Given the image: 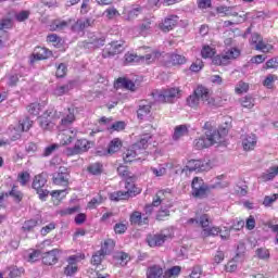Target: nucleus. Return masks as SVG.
I'll use <instances>...</instances> for the list:
<instances>
[{
    "instance_id": "f257e3e1",
    "label": "nucleus",
    "mask_w": 278,
    "mask_h": 278,
    "mask_svg": "<svg viewBox=\"0 0 278 278\" xmlns=\"http://www.w3.org/2000/svg\"><path fill=\"white\" fill-rule=\"evenodd\" d=\"M206 103L210 108H214L216 101L214 98L210 97V90L203 86H198V88L193 91L191 96L187 98V105L189 108L197 109L199 108V103Z\"/></svg>"
},
{
    "instance_id": "f03ea898",
    "label": "nucleus",
    "mask_w": 278,
    "mask_h": 278,
    "mask_svg": "<svg viewBox=\"0 0 278 278\" xmlns=\"http://www.w3.org/2000/svg\"><path fill=\"white\" fill-rule=\"evenodd\" d=\"M218 142H220V134L216 128H211L204 132V136L193 141V147L198 149V151H201V149H207Z\"/></svg>"
},
{
    "instance_id": "7ed1b4c3",
    "label": "nucleus",
    "mask_w": 278,
    "mask_h": 278,
    "mask_svg": "<svg viewBox=\"0 0 278 278\" xmlns=\"http://www.w3.org/2000/svg\"><path fill=\"white\" fill-rule=\"evenodd\" d=\"M191 188L192 197L195 199H205V197L210 194V190H212V188H220V184L210 187L202 178L194 177L191 182Z\"/></svg>"
},
{
    "instance_id": "20e7f679",
    "label": "nucleus",
    "mask_w": 278,
    "mask_h": 278,
    "mask_svg": "<svg viewBox=\"0 0 278 278\" xmlns=\"http://www.w3.org/2000/svg\"><path fill=\"white\" fill-rule=\"evenodd\" d=\"M155 101L159 103H175L177 99H181V91L179 88H167L154 94Z\"/></svg>"
},
{
    "instance_id": "39448f33",
    "label": "nucleus",
    "mask_w": 278,
    "mask_h": 278,
    "mask_svg": "<svg viewBox=\"0 0 278 278\" xmlns=\"http://www.w3.org/2000/svg\"><path fill=\"white\" fill-rule=\"evenodd\" d=\"M214 168V162L210 159L204 160H191L188 162L187 166L182 169L184 172L188 170L189 173H203L205 170H212Z\"/></svg>"
},
{
    "instance_id": "423d86ee",
    "label": "nucleus",
    "mask_w": 278,
    "mask_h": 278,
    "mask_svg": "<svg viewBox=\"0 0 278 278\" xmlns=\"http://www.w3.org/2000/svg\"><path fill=\"white\" fill-rule=\"evenodd\" d=\"M45 186H47V175L39 174L35 176L33 180V189L36 190L41 201H45L49 197V190L45 189Z\"/></svg>"
},
{
    "instance_id": "0eeeda50",
    "label": "nucleus",
    "mask_w": 278,
    "mask_h": 278,
    "mask_svg": "<svg viewBox=\"0 0 278 278\" xmlns=\"http://www.w3.org/2000/svg\"><path fill=\"white\" fill-rule=\"evenodd\" d=\"M90 149V141L86 139H77L74 147L66 148L64 150L65 155L68 157L73 155H80V153H86Z\"/></svg>"
},
{
    "instance_id": "6e6552de",
    "label": "nucleus",
    "mask_w": 278,
    "mask_h": 278,
    "mask_svg": "<svg viewBox=\"0 0 278 278\" xmlns=\"http://www.w3.org/2000/svg\"><path fill=\"white\" fill-rule=\"evenodd\" d=\"M125 51V41H113L106 45L104 49V55L106 58H113V55H118Z\"/></svg>"
},
{
    "instance_id": "1a4fd4ad",
    "label": "nucleus",
    "mask_w": 278,
    "mask_h": 278,
    "mask_svg": "<svg viewBox=\"0 0 278 278\" xmlns=\"http://www.w3.org/2000/svg\"><path fill=\"white\" fill-rule=\"evenodd\" d=\"M51 118H53V109H48L42 116L39 117V125L41 129L45 131H51V129L55 127V124Z\"/></svg>"
},
{
    "instance_id": "9d476101",
    "label": "nucleus",
    "mask_w": 278,
    "mask_h": 278,
    "mask_svg": "<svg viewBox=\"0 0 278 278\" xmlns=\"http://www.w3.org/2000/svg\"><path fill=\"white\" fill-rule=\"evenodd\" d=\"M61 144L67 146L71 144L75 138H77V129L75 128H67L64 129L61 134H59Z\"/></svg>"
},
{
    "instance_id": "9b49d317",
    "label": "nucleus",
    "mask_w": 278,
    "mask_h": 278,
    "mask_svg": "<svg viewBox=\"0 0 278 278\" xmlns=\"http://www.w3.org/2000/svg\"><path fill=\"white\" fill-rule=\"evenodd\" d=\"M122 14L125 21H134L138 18L140 14H142V7H139V5L131 7V8L125 7Z\"/></svg>"
},
{
    "instance_id": "f8f14e48",
    "label": "nucleus",
    "mask_w": 278,
    "mask_h": 278,
    "mask_svg": "<svg viewBox=\"0 0 278 278\" xmlns=\"http://www.w3.org/2000/svg\"><path fill=\"white\" fill-rule=\"evenodd\" d=\"M167 240H168V236L162 232L156 235H149L147 237V242L151 248L162 247V244H164V242H166Z\"/></svg>"
},
{
    "instance_id": "ddd939ff",
    "label": "nucleus",
    "mask_w": 278,
    "mask_h": 278,
    "mask_svg": "<svg viewBox=\"0 0 278 278\" xmlns=\"http://www.w3.org/2000/svg\"><path fill=\"white\" fill-rule=\"evenodd\" d=\"M241 140L244 151H253V149H255V147L257 146V137L253 134L243 135L241 137Z\"/></svg>"
},
{
    "instance_id": "4468645a",
    "label": "nucleus",
    "mask_w": 278,
    "mask_h": 278,
    "mask_svg": "<svg viewBox=\"0 0 278 278\" xmlns=\"http://www.w3.org/2000/svg\"><path fill=\"white\" fill-rule=\"evenodd\" d=\"M177 23H179V16L169 15L164 20V22L160 25L162 31H170L177 27Z\"/></svg>"
},
{
    "instance_id": "2eb2a0df",
    "label": "nucleus",
    "mask_w": 278,
    "mask_h": 278,
    "mask_svg": "<svg viewBox=\"0 0 278 278\" xmlns=\"http://www.w3.org/2000/svg\"><path fill=\"white\" fill-rule=\"evenodd\" d=\"M71 179V175L66 173L65 168H60L59 173L53 176V184L56 186H68V180Z\"/></svg>"
},
{
    "instance_id": "dca6fc26",
    "label": "nucleus",
    "mask_w": 278,
    "mask_h": 278,
    "mask_svg": "<svg viewBox=\"0 0 278 278\" xmlns=\"http://www.w3.org/2000/svg\"><path fill=\"white\" fill-rule=\"evenodd\" d=\"M75 23V20L70 18V20H55L52 23V29H54V31H64V29H68V27L71 29H73V24Z\"/></svg>"
},
{
    "instance_id": "f3484780",
    "label": "nucleus",
    "mask_w": 278,
    "mask_h": 278,
    "mask_svg": "<svg viewBox=\"0 0 278 278\" xmlns=\"http://www.w3.org/2000/svg\"><path fill=\"white\" fill-rule=\"evenodd\" d=\"M146 276L147 278H165V271L162 265H152L148 267Z\"/></svg>"
},
{
    "instance_id": "a211bd4d",
    "label": "nucleus",
    "mask_w": 278,
    "mask_h": 278,
    "mask_svg": "<svg viewBox=\"0 0 278 278\" xmlns=\"http://www.w3.org/2000/svg\"><path fill=\"white\" fill-rule=\"evenodd\" d=\"M130 224L138 225L139 227H142V225H149V217L138 211H135L130 215Z\"/></svg>"
},
{
    "instance_id": "6ab92c4d",
    "label": "nucleus",
    "mask_w": 278,
    "mask_h": 278,
    "mask_svg": "<svg viewBox=\"0 0 278 278\" xmlns=\"http://www.w3.org/2000/svg\"><path fill=\"white\" fill-rule=\"evenodd\" d=\"M89 45L92 49H99L105 45V36L102 34H92L89 38Z\"/></svg>"
},
{
    "instance_id": "aec40b11",
    "label": "nucleus",
    "mask_w": 278,
    "mask_h": 278,
    "mask_svg": "<svg viewBox=\"0 0 278 278\" xmlns=\"http://www.w3.org/2000/svg\"><path fill=\"white\" fill-rule=\"evenodd\" d=\"M33 55L35 60H49L53 55V52L47 48L37 47Z\"/></svg>"
},
{
    "instance_id": "412c9836",
    "label": "nucleus",
    "mask_w": 278,
    "mask_h": 278,
    "mask_svg": "<svg viewBox=\"0 0 278 278\" xmlns=\"http://www.w3.org/2000/svg\"><path fill=\"white\" fill-rule=\"evenodd\" d=\"M58 262V250L46 252L42 256V263L46 266H53Z\"/></svg>"
},
{
    "instance_id": "4be33fe9",
    "label": "nucleus",
    "mask_w": 278,
    "mask_h": 278,
    "mask_svg": "<svg viewBox=\"0 0 278 278\" xmlns=\"http://www.w3.org/2000/svg\"><path fill=\"white\" fill-rule=\"evenodd\" d=\"M149 114H151V104L141 103L139 105V109L137 110V117L139 121H144L146 118H149Z\"/></svg>"
},
{
    "instance_id": "5701e85b",
    "label": "nucleus",
    "mask_w": 278,
    "mask_h": 278,
    "mask_svg": "<svg viewBox=\"0 0 278 278\" xmlns=\"http://www.w3.org/2000/svg\"><path fill=\"white\" fill-rule=\"evenodd\" d=\"M91 21L90 20H74V23L72 25V31H84V29L90 27L91 25Z\"/></svg>"
},
{
    "instance_id": "b1692460",
    "label": "nucleus",
    "mask_w": 278,
    "mask_h": 278,
    "mask_svg": "<svg viewBox=\"0 0 278 278\" xmlns=\"http://www.w3.org/2000/svg\"><path fill=\"white\" fill-rule=\"evenodd\" d=\"M134 191H115L110 194L111 201H125V199H129Z\"/></svg>"
},
{
    "instance_id": "393cba45",
    "label": "nucleus",
    "mask_w": 278,
    "mask_h": 278,
    "mask_svg": "<svg viewBox=\"0 0 278 278\" xmlns=\"http://www.w3.org/2000/svg\"><path fill=\"white\" fill-rule=\"evenodd\" d=\"M73 90V83H66L65 85H59L54 89L55 97H62L63 94H66L67 92H71Z\"/></svg>"
},
{
    "instance_id": "a878e982",
    "label": "nucleus",
    "mask_w": 278,
    "mask_h": 278,
    "mask_svg": "<svg viewBox=\"0 0 278 278\" xmlns=\"http://www.w3.org/2000/svg\"><path fill=\"white\" fill-rule=\"evenodd\" d=\"M117 88H126V90H136V84L127 78H118L116 81Z\"/></svg>"
},
{
    "instance_id": "bb28decb",
    "label": "nucleus",
    "mask_w": 278,
    "mask_h": 278,
    "mask_svg": "<svg viewBox=\"0 0 278 278\" xmlns=\"http://www.w3.org/2000/svg\"><path fill=\"white\" fill-rule=\"evenodd\" d=\"M184 136H188V126H176L174 129L173 140H179L180 138H184Z\"/></svg>"
},
{
    "instance_id": "cd10ccee",
    "label": "nucleus",
    "mask_w": 278,
    "mask_h": 278,
    "mask_svg": "<svg viewBox=\"0 0 278 278\" xmlns=\"http://www.w3.org/2000/svg\"><path fill=\"white\" fill-rule=\"evenodd\" d=\"M278 176V166H271L269 167L266 173L262 175L263 181H271V179H275Z\"/></svg>"
},
{
    "instance_id": "c85d7f7f",
    "label": "nucleus",
    "mask_w": 278,
    "mask_h": 278,
    "mask_svg": "<svg viewBox=\"0 0 278 278\" xmlns=\"http://www.w3.org/2000/svg\"><path fill=\"white\" fill-rule=\"evenodd\" d=\"M68 114L61 119V125L63 127H68V125H73L75 123V109H68Z\"/></svg>"
},
{
    "instance_id": "c756f323",
    "label": "nucleus",
    "mask_w": 278,
    "mask_h": 278,
    "mask_svg": "<svg viewBox=\"0 0 278 278\" xmlns=\"http://www.w3.org/2000/svg\"><path fill=\"white\" fill-rule=\"evenodd\" d=\"M162 204V199H160V195H156V199L153 200L152 204H148L144 207V216L148 218L153 214V207H159Z\"/></svg>"
},
{
    "instance_id": "7c9ffc66",
    "label": "nucleus",
    "mask_w": 278,
    "mask_h": 278,
    "mask_svg": "<svg viewBox=\"0 0 278 278\" xmlns=\"http://www.w3.org/2000/svg\"><path fill=\"white\" fill-rule=\"evenodd\" d=\"M121 147H123L121 139L115 138L110 142L109 148H108V153L110 155L117 153V151H121Z\"/></svg>"
},
{
    "instance_id": "2f4dec72",
    "label": "nucleus",
    "mask_w": 278,
    "mask_h": 278,
    "mask_svg": "<svg viewBox=\"0 0 278 278\" xmlns=\"http://www.w3.org/2000/svg\"><path fill=\"white\" fill-rule=\"evenodd\" d=\"M224 58L226 59V63L230 64L231 60L240 58V51L237 48H231L225 52Z\"/></svg>"
},
{
    "instance_id": "473e14b6",
    "label": "nucleus",
    "mask_w": 278,
    "mask_h": 278,
    "mask_svg": "<svg viewBox=\"0 0 278 278\" xmlns=\"http://www.w3.org/2000/svg\"><path fill=\"white\" fill-rule=\"evenodd\" d=\"M103 201H105V199H103V195L98 194L88 202L87 207L88 210H97V207H99V205H101Z\"/></svg>"
},
{
    "instance_id": "72a5a7b5",
    "label": "nucleus",
    "mask_w": 278,
    "mask_h": 278,
    "mask_svg": "<svg viewBox=\"0 0 278 278\" xmlns=\"http://www.w3.org/2000/svg\"><path fill=\"white\" fill-rule=\"evenodd\" d=\"M4 273L8 275V277L16 278L23 275V268H18L16 266H10L5 269Z\"/></svg>"
},
{
    "instance_id": "f704fd0d",
    "label": "nucleus",
    "mask_w": 278,
    "mask_h": 278,
    "mask_svg": "<svg viewBox=\"0 0 278 278\" xmlns=\"http://www.w3.org/2000/svg\"><path fill=\"white\" fill-rule=\"evenodd\" d=\"M152 25H153V18L146 17L139 26L141 34H147V31H151Z\"/></svg>"
},
{
    "instance_id": "c9c22d12",
    "label": "nucleus",
    "mask_w": 278,
    "mask_h": 278,
    "mask_svg": "<svg viewBox=\"0 0 278 278\" xmlns=\"http://www.w3.org/2000/svg\"><path fill=\"white\" fill-rule=\"evenodd\" d=\"M151 141V135L144 134L140 137V140L136 143L138 149H147L149 147V142Z\"/></svg>"
},
{
    "instance_id": "e433bc0d",
    "label": "nucleus",
    "mask_w": 278,
    "mask_h": 278,
    "mask_svg": "<svg viewBox=\"0 0 278 278\" xmlns=\"http://www.w3.org/2000/svg\"><path fill=\"white\" fill-rule=\"evenodd\" d=\"M112 249H114V241L109 239V240L104 241V244L102 245L101 250H99V252L105 256V255H110V253H112Z\"/></svg>"
},
{
    "instance_id": "4c0bfd02",
    "label": "nucleus",
    "mask_w": 278,
    "mask_h": 278,
    "mask_svg": "<svg viewBox=\"0 0 278 278\" xmlns=\"http://www.w3.org/2000/svg\"><path fill=\"white\" fill-rule=\"evenodd\" d=\"M256 51H262V53H270L275 47L270 43H266V42H258L255 46Z\"/></svg>"
},
{
    "instance_id": "58836bf2",
    "label": "nucleus",
    "mask_w": 278,
    "mask_h": 278,
    "mask_svg": "<svg viewBox=\"0 0 278 278\" xmlns=\"http://www.w3.org/2000/svg\"><path fill=\"white\" fill-rule=\"evenodd\" d=\"M217 12L218 14H225V16H238V12L231 7H218Z\"/></svg>"
},
{
    "instance_id": "ea45409f",
    "label": "nucleus",
    "mask_w": 278,
    "mask_h": 278,
    "mask_svg": "<svg viewBox=\"0 0 278 278\" xmlns=\"http://www.w3.org/2000/svg\"><path fill=\"white\" fill-rule=\"evenodd\" d=\"M220 227H207L202 230L203 238H210V236H218Z\"/></svg>"
},
{
    "instance_id": "a19ab883",
    "label": "nucleus",
    "mask_w": 278,
    "mask_h": 278,
    "mask_svg": "<svg viewBox=\"0 0 278 278\" xmlns=\"http://www.w3.org/2000/svg\"><path fill=\"white\" fill-rule=\"evenodd\" d=\"M88 172L91 175H101L103 173V164L101 163H92L88 166Z\"/></svg>"
},
{
    "instance_id": "79ce46f5",
    "label": "nucleus",
    "mask_w": 278,
    "mask_h": 278,
    "mask_svg": "<svg viewBox=\"0 0 278 278\" xmlns=\"http://www.w3.org/2000/svg\"><path fill=\"white\" fill-rule=\"evenodd\" d=\"M160 52L154 51L150 54H146L144 56H140L141 60L140 62H146V64H151L152 62H155V60H157V58H160Z\"/></svg>"
},
{
    "instance_id": "37998d69",
    "label": "nucleus",
    "mask_w": 278,
    "mask_h": 278,
    "mask_svg": "<svg viewBox=\"0 0 278 278\" xmlns=\"http://www.w3.org/2000/svg\"><path fill=\"white\" fill-rule=\"evenodd\" d=\"M164 273H165V278L179 277L181 273V267L173 266L172 268L166 269Z\"/></svg>"
},
{
    "instance_id": "c03bdc74",
    "label": "nucleus",
    "mask_w": 278,
    "mask_h": 278,
    "mask_svg": "<svg viewBox=\"0 0 278 278\" xmlns=\"http://www.w3.org/2000/svg\"><path fill=\"white\" fill-rule=\"evenodd\" d=\"M124 60H125V64H136L140 62L141 58L138 56V54L128 52L124 55Z\"/></svg>"
},
{
    "instance_id": "a18cd8bd",
    "label": "nucleus",
    "mask_w": 278,
    "mask_h": 278,
    "mask_svg": "<svg viewBox=\"0 0 278 278\" xmlns=\"http://www.w3.org/2000/svg\"><path fill=\"white\" fill-rule=\"evenodd\" d=\"M8 197H12L16 203L23 201V192L16 190V187H13L12 190L8 192Z\"/></svg>"
},
{
    "instance_id": "49530a36",
    "label": "nucleus",
    "mask_w": 278,
    "mask_h": 278,
    "mask_svg": "<svg viewBox=\"0 0 278 278\" xmlns=\"http://www.w3.org/2000/svg\"><path fill=\"white\" fill-rule=\"evenodd\" d=\"M38 226V219H29L23 224V231H34V228Z\"/></svg>"
},
{
    "instance_id": "de8ad7c7",
    "label": "nucleus",
    "mask_w": 278,
    "mask_h": 278,
    "mask_svg": "<svg viewBox=\"0 0 278 278\" xmlns=\"http://www.w3.org/2000/svg\"><path fill=\"white\" fill-rule=\"evenodd\" d=\"M58 149H60V144H58V143H53V144L48 146L43 150L42 157H49V155H53V153L55 151H58Z\"/></svg>"
},
{
    "instance_id": "09e8293b",
    "label": "nucleus",
    "mask_w": 278,
    "mask_h": 278,
    "mask_svg": "<svg viewBox=\"0 0 278 278\" xmlns=\"http://www.w3.org/2000/svg\"><path fill=\"white\" fill-rule=\"evenodd\" d=\"M27 112L31 116H38L40 114V103H31L27 106Z\"/></svg>"
},
{
    "instance_id": "8fccbe9b",
    "label": "nucleus",
    "mask_w": 278,
    "mask_h": 278,
    "mask_svg": "<svg viewBox=\"0 0 278 278\" xmlns=\"http://www.w3.org/2000/svg\"><path fill=\"white\" fill-rule=\"evenodd\" d=\"M123 160L126 164L136 160V152L134 150H126L123 154Z\"/></svg>"
},
{
    "instance_id": "3c124183",
    "label": "nucleus",
    "mask_w": 278,
    "mask_h": 278,
    "mask_svg": "<svg viewBox=\"0 0 278 278\" xmlns=\"http://www.w3.org/2000/svg\"><path fill=\"white\" fill-rule=\"evenodd\" d=\"M214 49H212V47L210 46H204L201 51V55L202 58H204V60H207L208 58H214Z\"/></svg>"
},
{
    "instance_id": "603ef678",
    "label": "nucleus",
    "mask_w": 278,
    "mask_h": 278,
    "mask_svg": "<svg viewBox=\"0 0 278 278\" xmlns=\"http://www.w3.org/2000/svg\"><path fill=\"white\" fill-rule=\"evenodd\" d=\"M67 72H68V67L66 66V64L61 63L56 67V77L59 78L66 77Z\"/></svg>"
},
{
    "instance_id": "864d4df0",
    "label": "nucleus",
    "mask_w": 278,
    "mask_h": 278,
    "mask_svg": "<svg viewBox=\"0 0 278 278\" xmlns=\"http://www.w3.org/2000/svg\"><path fill=\"white\" fill-rule=\"evenodd\" d=\"M31 125H34V122L29 119V117L20 121V127H22V131H29V129H31Z\"/></svg>"
},
{
    "instance_id": "5fc2aeb1",
    "label": "nucleus",
    "mask_w": 278,
    "mask_h": 278,
    "mask_svg": "<svg viewBox=\"0 0 278 278\" xmlns=\"http://www.w3.org/2000/svg\"><path fill=\"white\" fill-rule=\"evenodd\" d=\"M241 105L242 108H248V110H251L255 105V100H253L251 97H244L241 99Z\"/></svg>"
},
{
    "instance_id": "6e6d98bb",
    "label": "nucleus",
    "mask_w": 278,
    "mask_h": 278,
    "mask_svg": "<svg viewBox=\"0 0 278 278\" xmlns=\"http://www.w3.org/2000/svg\"><path fill=\"white\" fill-rule=\"evenodd\" d=\"M277 79H278L277 75L269 74V75H267V77L263 81V85L266 88H273V84H275V81H277Z\"/></svg>"
},
{
    "instance_id": "4d7b16f0",
    "label": "nucleus",
    "mask_w": 278,
    "mask_h": 278,
    "mask_svg": "<svg viewBox=\"0 0 278 278\" xmlns=\"http://www.w3.org/2000/svg\"><path fill=\"white\" fill-rule=\"evenodd\" d=\"M106 18L112 20L116 18V16H121V13L115 8H109L104 11Z\"/></svg>"
},
{
    "instance_id": "13d9d810",
    "label": "nucleus",
    "mask_w": 278,
    "mask_h": 278,
    "mask_svg": "<svg viewBox=\"0 0 278 278\" xmlns=\"http://www.w3.org/2000/svg\"><path fill=\"white\" fill-rule=\"evenodd\" d=\"M198 223H199V225H201L202 229H207V227H210V223H212V220H210V215L204 214L200 217Z\"/></svg>"
},
{
    "instance_id": "bf43d9fd",
    "label": "nucleus",
    "mask_w": 278,
    "mask_h": 278,
    "mask_svg": "<svg viewBox=\"0 0 278 278\" xmlns=\"http://www.w3.org/2000/svg\"><path fill=\"white\" fill-rule=\"evenodd\" d=\"M103 257H105L102 253H100L99 251H97L91 258V264H93V266H99V264H101V262H103Z\"/></svg>"
},
{
    "instance_id": "052dcab7",
    "label": "nucleus",
    "mask_w": 278,
    "mask_h": 278,
    "mask_svg": "<svg viewBox=\"0 0 278 278\" xmlns=\"http://www.w3.org/2000/svg\"><path fill=\"white\" fill-rule=\"evenodd\" d=\"M170 216V211L168 208H161L156 214V220H166Z\"/></svg>"
},
{
    "instance_id": "680f3d73",
    "label": "nucleus",
    "mask_w": 278,
    "mask_h": 278,
    "mask_svg": "<svg viewBox=\"0 0 278 278\" xmlns=\"http://www.w3.org/2000/svg\"><path fill=\"white\" fill-rule=\"evenodd\" d=\"M116 258L121 261L122 266H127V262H129V254L125 252H118L116 254Z\"/></svg>"
},
{
    "instance_id": "e2e57ef3",
    "label": "nucleus",
    "mask_w": 278,
    "mask_h": 278,
    "mask_svg": "<svg viewBox=\"0 0 278 278\" xmlns=\"http://www.w3.org/2000/svg\"><path fill=\"white\" fill-rule=\"evenodd\" d=\"M170 60L173 64H186V56L181 54H172Z\"/></svg>"
},
{
    "instance_id": "0e129e2a",
    "label": "nucleus",
    "mask_w": 278,
    "mask_h": 278,
    "mask_svg": "<svg viewBox=\"0 0 278 278\" xmlns=\"http://www.w3.org/2000/svg\"><path fill=\"white\" fill-rule=\"evenodd\" d=\"M235 90L238 94H242V92H247L249 90V84L239 81Z\"/></svg>"
},
{
    "instance_id": "69168bd1",
    "label": "nucleus",
    "mask_w": 278,
    "mask_h": 278,
    "mask_svg": "<svg viewBox=\"0 0 278 278\" xmlns=\"http://www.w3.org/2000/svg\"><path fill=\"white\" fill-rule=\"evenodd\" d=\"M218 233H219L222 240H229V238L231 236V229H229L227 227H223V228H219Z\"/></svg>"
},
{
    "instance_id": "338daca9",
    "label": "nucleus",
    "mask_w": 278,
    "mask_h": 278,
    "mask_svg": "<svg viewBox=\"0 0 278 278\" xmlns=\"http://www.w3.org/2000/svg\"><path fill=\"white\" fill-rule=\"evenodd\" d=\"M29 173L27 172H23L22 174L18 175V181L21 184V186H27V184L29 182Z\"/></svg>"
},
{
    "instance_id": "774afa93",
    "label": "nucleus",
    "mask_w": 278,
    "mask_h": 278,
    "mask_svg": "<svg viewBox=\"0 0 278 278\" xmlns=\"http://www.w3.org/2000/svg\"><path fill=\"white\" fill-rule=\"evenodd\" d=\"M264 68H265V70H268V68H278V58H271V59H269V60L265 63Z\"/></svg>"
}]
</instances>
